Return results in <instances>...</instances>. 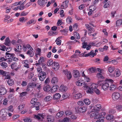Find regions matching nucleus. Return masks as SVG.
I'll return each mask as SVG.
<instances>
[{
  "mask_svg": "<svg viewBox=\"0 0 122 122\" xmlns=\"http://www.w3.org/2000/svg\"><path fill=\"white\" fill-rule=\"evenodd\" d=\"M112 83L114 82L113 80L110 79H106L103 82V83L102 86V89L104 91H106L108 90L109 87V83Z\"/></svg>",
  "mask_w": 122,
  "mask_h": 122,
  "instance_id": "f257e3e1",
  "label": "nucleus"
},
{
  "mask_svg": "<svg viewBox=\"0 0 122 122\" xmlns=\"http://www.w3.org/2000/svg\"><path fill=\"white\" fill-rule=\"evenodd\" d=\"M106 113L105 112H102L99 113L98 112H93L91 113L90 117H94V119H97L100 117H104L106 115Z\"/></svg>",
  "mask_w": 122,
  "mask_h": 122,
  "instance_id": "f03ea898",
  "label": "nucleus"
},
{
  "mask_svg": "<svg viewBox=\"0 0 122 122\" xmlns=\"http://www.w3.org/2000/svg\"><path fill=\"white\" fill-rule=\"evenodd\" d=\"M97 86V85L95 83H90L89 85V88L87 91V92L90 94L93 93V90L96 89Z\"/></svg>",
  "mask_w": 122,
  "mask_h": 122,
  "instance_id": "7ed1b4c3",
  "label": "nucleus"
},
{
  "mask_svg": "<svg viewBox=\"0 0 122 122\" xmlns=\"http://www.w3.org/2000/svg\"><path fill=\"white\" fill-rule=\"evenodd\" d=\"M112 98L114 100H116L119 98L121 100H122V97L120 95V94L118 92H114L112 94Z\"/></svg>",
  "mask_w": 122,
  "mask_h": 122,
  "instance_id": "20e7f679",
  "label": "nucleus"
},
{
  "mask_svg": "<svg viewBox=\"0 0 122 122\" xmlns=\"http://www.w3.org/2000/svg\"><path fill=\"white\" fill-rule=\"evenodd\" d=\"M26 48L30 49V50H28L27 52V54L29 55L30 57H32L34 55V52L33 51V48L29 44H28L26 45Z\"/></svg>",
  "mask_w": 122,
  "mask_h": 122,
  "instance_id": "39448f33",
  "label": "nucleus"
},
{
  "mask_svg": "<svg viewBox=\"0 0 122 122\" xmlns=\"http://www.w3.org/2000/svg\"><path fill=\"white\" fill-rule=\"evenodd\" d=\"M89 107L90 108V109L93 107L94 111H99L100 109L101 108V106L100 104H97V105H95V106H94V104H92L89 106Z\"/></svg>",
  "mask_w": 122,
  "mask_h": 122,
  "instance_id": "423d86ee",
  "label": "nucleus"
},
{
  "mask_svg": "<svg viewBox=\"0 0 122 122\" xmlns=\"http://www.w3.org/2000/svg\"><path fill=\"white\" fill-rule=\"evenodd\" d=\"M48 0H38L37 3L42 8L44 7L47 2Z\"/></svg>",
  "mask_w": 122,
  "mask_h": 122,
  "instance_id": "0eeeda50",
  "label": "nucleus"
},
{
  "mask_svg": "<svg viewBox=\"0 0 122 122\" xmlns=\"http://www.w3.org/2000/svg\"><path fill=\"white\" fill-rule=\"evenodd\" d=\"M46 76V73L44 71L40 72L38 75L40 80L41 81H43L45 79Z\"/></svg>",
  "mask_w": 122,
  "mask_h": 122,
  "instance_id": "6e6552de",
  "label": "nucleus"
},
{
  "mask_svg": "<svg viewBox=\"0 0 122 122\" xmlns=\"http://www.w3.org/2000/svg\"><path fill=\"white\" fill-rule=\"evenodd\" d=\"M7 113L5 109H2L0 111V116L2 117L3 119L5 120L6 119V117L7 116Z\"/></svg>",
  "mask_w": 122,
  "mask_h": 122,
  "instance_id": "1a4fd4ad",
  "label": "nucleus"
},
{
  "mask_svg": "<svg viewBox=\"0 0 122 122\" xmlns=\"http://www.w3.org/2000/svg\"><path fill=\"white\" fill-rule=\"evenodd\" d=\"M10 67L12 69H14L15 71H17L20 68V66L17 63L15 62L12 63L10 65Z\"/></svg>",
  "mask_w": 122,
  "mask_h": 122,
  "instance_id": "9d476101",
  "label": "nucleus"
},
{
  "mask_svg": "<svg viewBox=\"0 0 122 122\" xmlns=\"http://www.w3.org/2000/svg\"><path fill=\"white\" fill-rule=\"evenodd\" d=\"M73 76L76 78H78L80 76L79 72L76 70H74L73 71Z\"/></svg>",
  "mask_w": 122,
  "mask_h": 122,
  "instance_id": "9b49d317",
  "label": "nucleus"
},
{
  "mask_svg": "<svg viewBox=\"0 0 122 122\" xmlns=\"http://www.w3.org/2000/svg\"><path fill=\"white\" fill-rule=\"evenodd\" d=\"M121 74L120 70L118 69H116L113 73V76L115 77L119 76Z\"/></svg>",
  "mask_w": 122,
  "mask_h": 122,
  "instance_id": "f8f14e48",
  "label": "nucleus"
},
{
  "mask_svg": "<svg viewBox=\"0 0 122 122\" xmlns=\"http://www.w3.org/2000/svg\"><path fill=\"white\" fill-rule=\"evenodd\" d=\"M77 109L78 111L81 112H86L87 110V107L86 106L78 107Z\"/></svg>",
  "mask_w": 122,
  "mask_h": 122,
  "instance_id": "ddd939ff",
  "label": "nucleus"
},
{
  "mask_svg": "<svg viewBox=\"0 0 122 122\" xmlns=\"http://www.w3.org/2000/svg\"><path fill=\"white\" fill-rule=\"evenodd\" d=\"M65 75H66L67 78L68 79H70L71 78L72 76L71 72L68 71L67 70L64 71Z\"/></svg>",
  "mask_w": 122,
  "mask_h": 122,
  "instance_id": "4468645a",
  "label": "nucleus"
},
{
  "mask_svg": "<svg viewBox=\"0 0 122 122\" xmlns=\"http://www.w3.org/2000/svg\"><path fill=\"white\" fill-rule=\"evenodd\" d=\"M68 3L69 1L68 0L64 2L61 6V9H64L66 8L68 6Z\"/></svg>",
  "mask_w": 122,
  "mask_h": 122,
  "instance_id": "2eb2a0df",
  "label": "nucleus"
},
{
  "mask_svg": "<svg viewBox=\"0 0 122 122\" xmlns=\"http://www.w3.org/2000/svg\"><path fill=\"white\" fill-rule=\"evenodd\" d=\"M82 76L84 78V80L85 82H88L90 81L91 79L88 76H86L84 71L82 72Z\"/></svg>",
  "mask_w": 122,
  "mask_h": 122,
  "instance_id": "dca6fc26",
  "label": "nucleus"
},
{
  "mask_svg": "<svg viewBox=\"0 0 122 122\" xmlns=\"http://www.w3.org/2000/svg\"><path fill=\"white\" fill-rule=\"evenodd\" d=\"M59 67V65L58 63L55 62L52 66V68L56 71L57 70Z\"/></svg>",
  "mask_w": 122,
  "mask_h": 122,
  "instance_id": "f3484780",
  "label": "nucleus"
},
{
  "mask_svg": "<svg viewBox=\"0 0 122 122\" xmlns=\"http://www.w3.org/2000/svg\"><path fill=\"white\" fill-rule=\"evenodd\" d=\"M7 91L5 87H0V94L4 95L6 93Z\"/></svg>",
  "mask_w": 122,
  "mask_h": 122,
  "instance_id": "a211bd4d",
  "label": "nucleus"
},
{
  "mask_svg": "<svg viewBox=\"0 0 122 122\" xmlns=\"http://www.w3.org/2000/svg\"><path fill=\"white\" fill-rule=\"evenodd\" d=\"M60 91L62 92H66L67 89V87L63 85H61L59 88Z\"/></svg>",
  "mask_w": 122,
  "mask_h": 122,
  "instance_id": "6ab92c4d",
  "label": "nucleus"
},
{
  "mask_svg": "<svg viewBox=\"0 0 122 122\" xmlns=\"http://www.w3.org/2000/svg\"><path fill=\"white\" fill-rule=\"evenodd\" d=\"M96 77L98 79H103L104 78L103 73H98L97 74Z\"/></svg>",
  "mask_w": 122,
  "mask_h": 122,
  "instance_id": "aec40b11",
  "label": "nucleus"
},
{
  "mask_svg": "<svg viewBox=\"0 0 122 122\" xmlns=\"http://www.w3.org/2000/svg\"><path fill=\"white\" fill-rule=\"evenodd\" d=\"M106 118L110 122H112L114 120L113 116L112 115H108L106 116Z\"/></svg>",
  "mask_w": 122,
  "mask_h": 122,
  "instance_id": "412c9836",
  "label": "nucleus"
},
{
  "mask_svg": "<svg viewBox=\"0 0 122 122\" xmlns=\"http://www.w3.org/2000/svg\"><path fill=\"white\" fill-rule=\"evenodd\" d=\"M83 82V80L80 79L76 81V84L78 86H82Z\"/></svg>",
  "mask_w": 122,
  "mask_h": 122,
  "instance_id": "4be33fe9",
  "label": "nucleus"
},
{
  "mask_svg": "<svg viewBox=\"0 0 122 122\" xmlns=\"http://www.w3.org/2000/svg\"><path fill=\"white\" fill-rule=\"evenodd\" d=\"M15 54L14 53H10L8 52H6L5 54V58L7 59L10 58H9L13 57V56L15 55Z\"/></svg>",
  "mask_w": 122,
  "mask_h": 122,
  "instance_id": "5701e85b",
  "label": "nucleus"
},
{
  "mask_svg": "<svg viewBox=\"0 0 122 122\" xmlns=\"http://www.w3.org/2000/svg\"><path fill=\"white\" fill-rule=\"evenodd\" d=\"M16 47L17 49L19 50H20L22 48H23L24 50L25 51L27 50L26 46H22L20 45H16Z\"/></svg>",
  "mask_w": 122,
  "mask_h": 122,
  "instance_id": "b1692460",
  "label": "nucleus"
},
{
  "mask_svg": "<svg viewBox=\"0 0 122 122\" xmlns=\"http://www.w3.org/2000/svg\"><path fill=\"white\" fill-rule=\"evenodd\" d=\"M58 81V79L57 78L54 77L52 78L51 80V82L53 84H56L57 83Z\"/></svg>",
  "mask_w": 122,
  "mask_h": 122,
  "instance_id": "393cba45",
  "label": "nucleus"
},
{
  "mask_svg": "<svg viewBox=\"0 0 122 122\" xmlns=\"http://www.w3.org/2000/svg\"><path fill=\"white\" fill-rule=\"evenodd\" d=\"M59 86L57 85H55L53 86L51 89V91L52 92H56L58 89Z\"/></svg>",
  "mask_w": 122,
  "mask_h": 122,
  "instance_id": "a878e982",
  "label": "nucleus"
},
{
  "mask_svg": "<svg viewBox=\"0 0 122 122\" xmlns=\"http://www.w3.org/2000/svg\"><path fill=\"white\" fill-rule=\"evenodd\" d=\"M37 98H32V100L31 101L30 103L31 104L33 105V106L34 105H36L37 104V103L38 102H37Z\"/></svg>",
  "mask_w": 122,
  "mask_h": 122,
  "instance_id": "bb28decb",
  "label": "nucleus"
},
{
  "mask_svg": "<svg viewBox=\"0 0 122 122\" xmlns=\"http://www.w3.org/2000/svg\"><path fill=\"white\" fill-rule=\"evenodd\" d=\"M47 121L48 122H53L54 121L53 117L50 115L47 116Z\"/></svg>",
  "mask_w": 122,
  "mask_h": 122,
  "instance_id": "cd10ccee",
  "label": "nucleus"
},
{
  "mask_svg": "<svg viewBox=\"0 0 122 122\" xmlns=\"http://www.w3.org/2000/svg\"><path fill=\"white\" fill-rule=\"evenodd\" d=\"M36 22V21L33 19H32L27 22L26 23V25L28 26H30L31 24H34Z\"/></svg>",
  "mask_w": 122,
  "mask_h": 122,
  "instance_id": "c85d7f7f",
  "label": "nucleus"
},
{
  "mask_svg": "<svg viewBox=\"0 0 122 122\" xmlns=\"http://www.w3.org/2000/svg\"><path fill=\"white\" fill-rule=\"evenodd\" d=\"M22 63L23 64L24 66L25 67L27 68L29 67V62L27 60H25L22 61Z\"/></svg>",
  "mask_w": 122,
  "mask_h": 122,
  "instance_id": "c756f323",
  "label": "nucleus"
},
{
  "mask_svg": "<svg viewBox=\"0 0 122 122\" xmlns=\"http://www.w3.org/2000/svg\"><path fill=\"white\" fill-rule=\"evenodd\" d=\"M113 83H111L112 84L109 86V89L111 91H113L116 88V85L114 84Z\"/></svg>",
  "mask_w": 122,
  "mask_h": 122,
  "instance_id": "7c9ffc66",
  "label": "nucleus"
},
{
  "mask_svg": "<svg viewBox=\"0 0 122 122\" xmlns=\"http://www.w3.org/2000/svg\"><path fill=\"white\" fill-rule=\"evenodd\" d=\"M61 97V95L59 93H57L55 94L53 96V98L54 99H59Z\"/></svg>",
  "mask_w": 122,
  "mask_h": 122,
  "instance_id": "2f4dec72",
  "label": "nucleus"
},
{
  "mask_svg": "<svg viewBox=\"0 0 122 122\" xmlns=\"http://www.w3.org/2000/svg\"><path fill=\"white\" fill-rule=\"evenodd\" d=\"M73 97L75 99H78L81 98L82 96V94L80 93L74 94L73 95Z\"/></svg>",
  "mask_w": 122,
  "mask_h": 122,
  "instance_id": "473e14b6",
  "label": "nucleus"
},
{
  "mask_svg": "<svg viewBox=\"0 0 122 122\" xmlns=\"http://www.w3.org/2000/svg\"><path fill=\"white\" fill-rule=\"evenodd\" d=\"M73 20L71 17L70 16H68L66 19V22L68 24H71Z\"/></svg>",
  "mask_w": 122,
  "mask_h": 122,
  "instance_id": "72a5a7b5",
  "label": "nucleus"
},
{
  "mask_svg": "<svg viewBox=\"0 0 122 122\" xmlns=\"http://www.w3.org/2000/svg\"><path fill=\"white\" fill-rule=\"evenodd\" d=\"M115 70V67L112 66H110L108 68V71L111 73L113 72Z\"/></svg>",
  "mask_w": 122,
  "mask_h": 122,
  "instance_id": "f704fd0d",
  "label": "nucleus"
},
{
  "mask_svg": "<svg viewBox=\"0 0 122 122\" xmlns=\"http://www.w3.org/2000/svg\"><path fill=\"white\" fill-rule=\"evenodd\" d=\"M43 89L45 91H49L51 90V87L49 85L45 86Z\"/></svg>",
  "mask_w": 122,
  "mask_h": 122,
  "instance_id": "c9c22d12",
  "label": "nucleus"
},
{
  "mask_svg": "<svg viewBox=\"0 0 122 122\" xmlns=\"http://www.w3.org/2000/svg\"><path fill=\"white\" fill-rule=\"evenodd\" d=\"M44 115L43 114H38L37 115L35 116V118L38 120L40 119L41 117L42 118H44Z\"/></svg>",
  "mask_w": 122,
  "mask_h": 122,
  "instance_id": "e433bc0d",
  "label": "nucleus"
},
{
  "mask_svg": "<svg viewBox=\"0 0 122 122\" xmlns=\"http://www.w3.org/2000/svg\"><path fill=\"white\" fill-rule=\"evenodd\" d=\"M122 24V20L119 19L117 20L116 22V26L118 27L120 26Z\"/></svg>",
  "mask_w": 122,
  "mask_h": 122,
  "instance_id": "4c0bfd02",
  "label": "nucleus"
},
{
  "mask_svg": "<svg viewBox=\"0 0 122 122\" xmlns=\"http://www.w3.org/2000/svg\"><path fill=\"white\" fill-rule=\"evenodd\" d=\"M10 42L8 37L6 38L5 44L6 46H10Z\"/></svg>",
  "mask_w": 122,
  "mask_h": 122,
  "instance_id": "58836bf2",
  "label": "nucleus"
},
{
  "mask_svg": "<svg viewBox=\"0 0 122 122\" xmlns=\"http://www.w3.org/2000/svg\"><path fill=\"white\" fill-rule=\"evenodd\" d=\"M88 53L89 55L91 57H93L97 55V53H94V51L93 50L91 51L90 53Z\"/></svg>",
  "mask_w": 122,
  "mask_h": 122,
  "instance_id": "ea45409f",
  "label": "nucleus"
},
{
  "mask_svg": "<svg viewBox=\"0 0 122 122\" xmlns=\"http://www.w3.org/2000/svg\"><path fill=\"white\" fill-rule=\"evenodd\" d=\"M6 81L8 84L10 86L12 85L14 83L13 80L11 79H9Z\"/></svg>",
  "mask_w": 122,
  "mask_h": 122,
  "instance_id": "a19ab883",
  "label": "nucleus"
},
{
  "mask_svg": "<svg viewBox=\"0 0 122 122\" xmlns=\"http://www.w3.org/2000/svg\"><path fill=\"white\" fill-rule=\"evenodd\" d=\"M83 88L85 90H87L88 89H89V87L87 86V84L86 83L84 82L83 83Z\"/></svg>",
  "mask_w": 122,
  "mask_h": 122,
  "instance_id": "79ce46f5",
  "label": "nucleus"
},
{
  "mask_svg": "<svg viewBox=\"0 0 122 122\" xmlns=\"http://www.w3.org/2000/svg\"><path fill=\"white\" fill-rule=\"evenodd\" d=\"M84 102L86 105H89L91 103L90 101L87 98L84 99Z\"/></svg>",
  "mask_w": 122,
  "mask_h": 122,
  "instance_id": "37998d69",
  "label": "nucleus"
},
{
  "mask_svg": "<svg viewBox=\"0 0 122 122\" xmlns=\"http://www.w3.org/2000/svg\"><path fill=\"white\" fill-rule=\"evenodd\" d=\"M25 105L24 104H20L18 107V109L19 110H21L23 109Z\"/></svg>",
  "mask_w": 122,
  "mask_h": 122,
  "instance_id": "c03bdc74",
  "label": "nucleus"
},
{
  "mask_svg": "<svg viewBox=\"0 0 122 122\" xmlns=\"http://www.w3.org/2000/svg\"><path fill=\"white\" fill-rule=\"evenodd\" d=\"M64 112L62 111H61L58 112L56 114V117H57L58 118L61 117L64 114Z\"/></svg>",
  "mask_w": 122,
  "mask_h": 122,
  "instance_id": "a18cd8bd",
  "label": "nucleus"
},
{
  "mask_svg": "<svg viewBox=\"0 0 122 122\" xmlns=\"http://www.w3.org/2000/svg\"><path fill=\"white\" fill-rule=\"evenodd\" d=\"M53 63V60L51 59H50L47 61V64L48 66H50L52 65Z\"/></svg>",
  "mask_w": 122,
  "mask_h": 122,
  "instance_id": "49530a36",
  "label": "nucleus"
},
{
  "mask_svg": "<svg viewBox=\"0 0 122 122\" xmlns=\"http://www.w3.org/2000/svg\"><path fill=\"white\" fill-rule=\"evenodd\" d=\"M35 84L34 83H29L27 85L28 88H32L35 87Z\"/></svg>",
  "mask_w": 122,
  "mask_h": 122,
  "instance_id": "de8ad7c7",
  "label": "nucleus"
},
{
  "mask_svg": "<svg viewBox=\"0 0 122 122\" xmlns=\"http://www.w3.org/2000/svg\"><path fill=\"white\" fill-rule=\"evenodd\" d=\"M52 99V97L50 96H47L44 99V100L46 102H48Z\"/></svg>",
  "mask_w": 122,
  "mask_h": 122,
  "instance_id": "09e8293b",
  "label": "nucleus"
},
{
  "mask_svg": "<svg viewBox=\"0 0 122 122\" xmlns=\"http://www.w3.org/2000/svg\"><path fill=\"white\" fill-rule=\"evenodd\" d=\"M96 9V8L94 5H91L89 6V10L92 11H94Z\"/></svg>",
  "mask_w": 122,
  "mask_h": 122,
  "instance_id": "8fccbe9b",
  "label": "nucleus"
},
{
  "mask_svg": "<svg viewBox=\"0 0 122 122\" xmlns=\"http://www.w3.org/2000/svg\"><path fill=\"white\" fill-rule=\"evenodd\" d=\"M116 112V111L114 109H110L108 111V113L110 114H114Z\"/></svg>",
  "mask_w": 122,
  "mask_h": 122,
  "instance_id": "3c124183",
  "label": "nucleus"
},
{
  "mask_svg": "<svg viewBox=\"0 0 122 122\" xmlns=\"http://www.w3.org/2000/svg\"><path fill=\"white\" fill-rule=\"evenodd\" d=\"M37 104L36 105L33 106V107H35L36 110H37L39 109V106L40 105V104L39 102H37Z\"/></svg>",
  "mask_w": 122,
  "mask_h": 122,
  "instance_id": "603ef678",
  "label": "nucleus"
},
{
  "mask_svg": "<svg viewBox=\"0 0 122 122\" xmlns=\"http://www.w3.org/2000/svg\"><path fill=\"white\" fill-rule=\"evenodd\" d=\"M48 34L49 36H51L56 34L57 33L56 32H55L54 31H51L48 32Z\"/></svg>",
  "mask_w": 122,
  "mask_h": 122,
  "instance_id": "864d4df0",
  "label": "nucleus"
},
{
  "mask_svg": "<svg viewBox=\"0 0 122 122\" xmlns=\"http://www.w3.org/2000/svg\"><path fill=\"white\" fill-rule=\"evenodd\" d=\"M74 34L75 37L77 39H79L80 38V36L79 34L76 32H74Z\"/></svg>",
  "mask_w": 122,
  "mask_h": 122,
  "instance_id": "5fc2aeb1",
  "label": "nucleus"
},
{
  "mask_svg": "<svg viewBox=\"0 0 122 122\" xmlns=\"http://www.w3.org/2000/svg\"><path fill=\"white\" fill-rule=\"evenodd\" d=\"M27 18H25L24 17H21L19 19V21H20L21 22H23V21H25L27 20Z\"/></svg>",
  "mask_w": 122,
  "mask_h": 122,
  "instance_id": "6e6d98bb",
  "label": "nucleus"
},
{
  "mask_svg": "<svg viewBox=\"0 0 122 122\" xmlns=\"http://www.w3.org/2000/svg\"><path fill=\"white\" fill-rule=\"evenodd\" d=\"M0 65L4 68H5L7 67V64L4 62H3L1 63H0Z\"/></svg>",
  "mask_w": 122,
  "mask_h": 122,
  "instance_id": "4d7b16f0",
  "label": "nucleus"
},
{
  "mask_svg": "<svg viewBox=\"0 0 122 122\" xmlns=\"http://www.w3.org/2000/svg\"><path fill=\"white\" fill-rule=\"evenodd\" d=\"M89 70L90 72L91 73H93L95 72L96 70V69L95 67H92L90 68Z\"/></svg>",
  "mask_w": 122,
  "mask_h": 122,
  "instance_id": "13d9d810",
  "label": "nucleus"
},
{
  "mask_svg": "<svg viewBox=\"0 0 122 122\" xmlns=\"http://www.w3.org/2000/svg\"><path fill=\"white\" fill-rule=\"evenodd\" d=\"M7 72L3 71V70H0V75H2L3 76L6 75Z\"/></svg>",
  "mask_w": 122,
  "mask_h": 122,
  "instance_id": "bf43d9fd",
  "label": "nucleus"
},
{
  "mask_svg": "<svg viewBox=\"0 0 122 122\" xmlns=\"http://www.w3.org/2000/svg\"><path fill=\"white\" fill-rule=\"evenodd\" d=\"M44 57H40L39 60L38 61V62L41 64L44 61Z\"/></svg>",
  "mask_w": 122,
  "mask_h": 122,
  "instance_id": "052dcab7",
  "label": "nucleus"
},
{
  "mask_svg": "<svg viewBox=\"0 0 122 122\" xmlns=\"http://www.w3.org/2000/svg\"><path fill=\"white\" fill-rule=\"evenodd\" d=\"M103 118L104 117H102L97 119V120L96 122H103L104 121Z\"/></svg>",
  "mask_w": 122,
  "mask_h": 122,
  "instance_id": "680f3d73",
  "label": "nucleus"
},
{
  "mask_svg": "<svg viewBox=\"0 0 122 122\" xmlns=\"http://www.w3.org/2000/svg\"><path fill=\"white\" fill-rule=\"evenodd\" d=\"M25 122H31V119L28 118H26L24 119Z\"/></svg>",
  "mask_w": 122,
  "mask_h": 122,
  "instance_id": "e2e57ef3",
  "label": "nucleus"
},
{
  "mask_svg": "<svg viewBox=\"0 0 122 122\" xmlns=\"http://www.w3.org/2000/svg\"><path fill=\"white\" fill-rule=\"evenodd\" d=\"M41 49L39 48L37 49L36 50V55H40L41 54Z\"/></svg>",
  "mask_w": 122,
  "mask_h": 122,
  "instance_id": "0e129e2a",
  "label": "nucleus"
},
{
  "mask_svg": "<svg viewBox=\"0 0 122 122\" xmlns=\"http://www.w3.org/2000/svg\"><path fill=\"white\" fill-rule=\"evenodd\" d=\"M78 26V24L77 23H75L73 26V28L74 30H76L77 29Z\"/></svg>",
  "mask_w": 122,
  "mask_h": 122,
  "instance_id": "69168bd1",
  "label": "nucleus"
},
{
  "mask_svg": "<svg viewBox=\"0 0 122 122\" xmlns=\"http://www.w3.org/2000/svg\"><path fill=\"white\" fill-rule=\"evenodd\" d=\"M116 13V11H112L111 13V16L113 18L115 16V14Z\"/></svg>",
  "mask_w": 122,
  "mask_h": 122,
  "instance_id": "338daca9",
  "label": "nucleus"
},
{
  "mask_svg": "<svg viewBox=\"0 0 122 122\" xmlns=\"http://www.w3.org/2000/svg\"><path fill=\"white\" fill-rule=\"evenodd\" d=\"M116 108L117 110L118 111H120L122 110V106L118 105L117 106Z\"/></svg>",
  "mask_w": 122,
  "mask_h": 122,
  "instance_id": "774afa93",
  "label": "nucleus"
}]
</instances>
